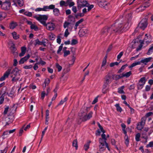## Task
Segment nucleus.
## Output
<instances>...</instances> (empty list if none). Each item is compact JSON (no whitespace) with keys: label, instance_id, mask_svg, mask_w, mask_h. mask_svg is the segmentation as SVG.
Instances as JSON below:
<instances>
[{"label":"nucleus","instance_id":"obj_1","mask_svg":"<svg viewBox=\"0 0 153 153\" xmlns=\"http://www.w3.org/2000/svg\"><path fill=\"white\" fill-rule=\"evenodd\" d=\"M93 112L91 111L88 114L86 112H84L83 109H81L80 113L78 114L79 117L82 121H85L90 119L92 117Z\"/></svg>","mask_w":153,"mask_h":153},{"label":"nucleus","instance_id":"obj_2","mask_svg":"<svg viewBox=\"0 0 153 153\" xmlns=\"http://www.w3.org/2000/svg\"><path fill=\"white\" fill-rule=\"evenodd\" d=\"M20 70L17 68H15L11 72L12 75L11 77L12 78V81L13 82H16L19 80L20 76V73L19 72Z\"/></svg>","mask_w":153,"mask_h":153},{"label":"nucleus","instance_id":"obj_3","mask_svg":"<svg viewBox=\"0 0 153 153\" xmlns=\"http://www.w3.org/2000/svg\"><path fill=\"white\" fill-rule=\"evenodd\" d=\"M122 23L118 24L116 23L112 25L111 27V28L113 32L120 33L121 32H122L123 31V25H122Z\"/></svg>","mask_w":153,"mask_h":153},{"label":"nucleus","instance_id":"obj_4","mask_svg":"<svg viewBox=\"0 0 153 153\" xmlns=\"http://www.w3.org/2000/svg\"><path fill=\"white\" fill-rule=\"evenodd\" d=\"M48 16L47 15H39V16H35L34 17L44 25L46 24V21L48 19Z\"/></svg>","mask_w":153,"mask_h":153},{"label":"nucleus","instance_id":"obj_5","mask_svg":"<svg viewBox=\"0 0 153 153\" xmlns=\"http://www.w3.org/2000/svg\"><path fill=\"white\" fill-rule=\"evenodd\" d=\"M147 19L146 18L143 19L141 20V22L138 24V27L136 29H137L139 27L142 30H144L147 27Z\"/></svg>","mask_w":153,"mask_h":153},{"label":"nucleus","instance_id":"obj_6","mask_svg":"<svg viewBox=\"0 0 153 153\" xmlns=\"http://www.w3.org/2000/svg\"><path fill=\"white\" fill-rule=\"evenodd\" d=\"M78 8L81 9L82 7H88L89 4L86 0H78L77 1Z\"/></svg>","mask_w":153,"mask_h":153},{"label":"nucleus","instance_id":"obj_7","mask_svg":"<svg viewBox=\"0 0 153 153\" xmlns=\"http://www.w3.org/2000/svg\"><path fill=\"white\" fill-rule=\"evenodd\" d=\"M10 5L11 2L9 0H8L2 3L1 8L5 10H7L9 9Z\"/></svg>","mask_w":153,"mask_h":153},{"label":"nucleus","instance_id":"obj_8","mask_svg":"<svg viewBox=\"0 0 153 153\" xmlns=\"http://www.w3.org/2000/svg\"><path fill=\"white\" fill-rule=\"evenodd\" d=\"M113 32L111 27L104 28L102 30V33L105 35L109 36Z\"/></svg>","mask_w":153,"mask_h":153},{"label":"nucleus","instance_id":"obj_9","mask_svg":"<svg viewBox=\"0 0 153 153\" xmlns=\"http://www.w3.org/2000/svg\"><path fill=\"white\" fill-rule=\"evenodd\" d=\"M104 79V83H105L106 84H109L111 83L113 80L111 73H108L105 76Z\"/></svg>","mask_w":153,"mask_h":153},{"label":"nucleus","instance_id":"obj_10","mask_svg":"<svg viewBox=\"0 0 153 153\" xmlns=\"http://www.w3.org/2000/svg\"><path fill=\"white\" fill-rule=\"evenodd\" d=\"M97 3L99 6L101 7H105V6L109 4V3H107L105 0H96Z\"/></svg>","mask_w":153,"mask_h":153},{"label":"nucleus","instance_id":"obj_11","mask_svg":"<svg viewBox=\"0 0 153 153\" xmlns=\"http://www.w3.org/2000/svg\"><path fill=\"white\" fill-rule=\"evenodd\" d=\"M46 27V28L49 30H52L54 29L55 28V25L53 23H48L46 24V23L44 25Z\"/></svg>","mask_w":153,"mask_h":153},{"label":"nucleus","instance_id":"obj_12","mask_svg":"<svg viewBox=\"0 0 153 153\" xmlns=\"http://www.w3.org/2000/svg\"><path fill=\"white\" fill-rule=\"evenodd\" d=\"M10 73V69H8L4 74L3 76H2L0 78V81H2L4 80L5 79L7 78Z\"/></svg>","mask_w":153,"mask_h":153},{"label":"nucleus","instance_id":"obj_13","mask_svg":"<svg viewBox=\"0 0 153 153\" xmlns=\"http://www.w3.org/2000/svg\"><path fill=\"white\" fill-rule=\"evenodd\" d=\"M89 31L87 29L85 28H83L81 29L79 32V35L82 37L83 36L89 33Z\"/></svg>","mask_w":153,"mask_h":153},{"label":"nucleus","instance_id":"obj_14","mask_svg":"<svg viewBox=\"0 0 153 153\" xmlns=\"http://www.w3.org/2000/svg\"><path fill=\"white\" fill-rule=\"evenodd\" d=\"M46 42L43 40L42 41H40L38 39H37L35 40V43H34V45L35 46H36L37 45H43L44 46H46V45L45 44Z\"/></svg>","mask_w":153,"mask_h":153},{"label":"nucleus","instance_id":"obj_15","mask_svg":"<svg viewBox=\"0 0 153 153\" xmlns=\"http://www.w3.org/2000/svg\"><path fill=\"white\" fill-rule=\"evenodd\" d=\"M152 59V57H150L148 58H146L144 59H142L141 62L144 64L145 65L147 64V63L149 62Z\"/></svg>","mask_w":153,"mask_h":153},{"label":"nucleus","instance_id":"obj_16","mask_svg":"<svg viewBox=\"0 0 153 153\" xmlns=\"http://www.w3.org/2000/svg\"><path fill=\"white\" fill-rule=\"evenodd\" d=\"M50 82V80L49 78H47L45 80L44 83L43 84V88L45 89L46 86L48 85Z\"/></svg>","mask_w":153,"mask_h":153},{"label":"nucleus","instance_id":"obj_17","mask_svg":"<svg viewBox=\"0 0 153 153\" xmlns=\"http://www.w3.org/2000/svg\"><path fill=\"white\" fill-rule=\"evenodd\" d=\"M122 25L123 26V25ZM130 26V25L129 22H128L126 23L124 25L123 27V31H126V30L129 28Z\"/></svg>","mask_w":153,"mask_h":153},{"label":"nucleus","instance_id":"obj_18","mask_svg":"<svg viewBox=\"0 0 153 153\" xmlns=\"http://www.w3.org/2000/svg\"><path fill=\"white\" fill-rule=\"evenodd\" d=\"M17 25L18 24L17 22L13 21L10 24V29H13L15 28Z\"/></svg>","mask_w":153,"mask_h":153},{"label":"nucleus","instance_id":"obj_19","mask_svg":"<svg viewBox=\"0 0 153 153\" xmlns=\"http://www.w3.org/2000/svg\"><path fill=\"white\" fill-rule=\"evenodd\" d=\"M131 74V71H129L126 73H123L121 75H122V78L125 77H128L130 76Z\"/></svg>","mask_w":153,"mask_h":153},{"label":"nucleus","instance_id":"obj_20","mask_svg":"<svg viewBox=\"0 0 153 153\" xmlns=\"http://www.w3.org/2000/svg\"><path fill=\"white\" fill-rule=\"evenodd\" d=\"M108 84H106L105 83H104V84L103 86L102 92L103 94H105L107 93L108 89L107 88V87Z\"/></svg>","mask_w":153,"mask_h":153},{"label":"nucleus","instance_id":"obj_21","mask_svg":"<svg viewBox=\"0 0 153 153\" xmlns=\"http://www.w3.org/2000/svg\"><path fill=\"white\" fill-rule=\"evenodd\" d=\"M112 79L117 80L122 78V75H111Z\"/></svg>","mask_w":153,"mask_h":153},{"label":"nucleus","instance_id":"obj_22","mask_svg":"<svg viewBox=\"0 0 153 153\" xmlns=\"http://www.w3.org/2000/svg\"><path fill=\"white\" fill-rule=\"evenodd\" d=\"M53 12L54 15L56 16H58L60 14L59 10L58 9L56 8L53 9Z\"/></svg>","mask_w":153,"mask_h":153},{"label":"nucleus","instance_id":"obj_23","mask_svg":"<svg viewBox=\"0 0 153 153\" xmlns=\"http://www.w3.org/2000/svg\"><path fill=\"white\" fill-rule=\"evenodd\" d=\"M99 143L100 145L99 147L100 149H102V146H104V140L100 138L99 140Z\"/></svg>","mask_w":153,"mask_h":153},{"label":"nucleus","instance_id":"obj_24","mask_svg":"<svg viewBox=\"0 0 153 153\" xmlns=\"http://www.w3.org/2000/svg\"><path fill=\"white\" fill-rule=\"evenodd\" d=\"M10 49L13 53H15L16 49L14 43L12 44V45L10 47Z\"/></svg>","mask_w":153,"mask_h":153},{"label":"nucleus","instance_id":"obj_25","mask_svg":"<svg viewBox=\"0 0 153 153\" xmlns=\"http://www.w3.org/2000/svg\"><path fill=\"white\" fill-rule=\"evenodd\" d=\"M91 141L89 140L87 143L85 144L84 148L85 150L87 151L89 148V144Z\"/></svg>","mask_w":153,"mask_h":153},{"label":"nucleus","instance_id":"obj_26","mask_svg":"<svg viewBox=\"0 0 153 153\" xmlns=\"http://www.w3.org/2000/svg\"><path fill=\"white\" fill-rule=\"evenodd\" d=\"M15 93V92L14 91V89L13 88H12L10 91V93H7V94L9 96L11 97H14Z\"/></svg>","mask_w":153,"mask_h":153},{"label":"nucleus","instance_id":"obj_27","mask_svg":"<svg viewBox=\"0 0 153 153\" xmlns=\"http://www.w3.org/2000/svg\"><path fill=\"white\" fill-rule=\"evenodd\" d=\"M153 52V44H152L150 46V47L148 50V52L146 54L149 55L152 53Z\"/></svg>","mask_w":153,"mask_h":153},{"label":"nucleus","instance_id":"obj_28","mask_svg":"<svg viewBox=\"0 0 153 153\" xmlns=\"http://www.w3.org/2000/svg\"><path fill=\"white\" fill-rule=\"evenodd\" d=\"M71 23L67 22L66 21H65L63 25V27L64 28H65L66 27H68L69 29H71V30L72 29V27L71 28H70L68 27L69 25H70Z\"/></svg>","mask_w":153,"mask_h":153},{"label":"nucleus","instance_id":"obj_29","mask_svg":"<svg viewBox=\"0 0 153 153\" xmlns=\"http://www.w3.org/2000/svg\"><path fill=\"white\" fill-rule=\"evenodd\" d=\"M12 36L14 39H17L19 37V35H17L16 33L15 32H14L12 33Z\"/></svg>","mask_w":153,"mask_h":153},{"label":"nucleus","instance_id":"obj_30","mask_svg":"<svg viewBox=\"0 0 153 153\" xmlns=\"http://www.w3.org/2000/svg\"><path fill=\"white\" fill-rule=\"evenodd\" d=\"M115 106L116 107L117 110L118 111H119L121 112L122 111V109L121 107L120 106L119 104H116L115 105Z\"/></svg>","mask_w":153,"mask_h":153},{"label":"nucleus","instance_id":"obj_31","mask_svg":"<svg viewBox=\"0 0 153 153\" xmlns=\"http://www.w3.org/2000/svg\"><path fill=\"white\" fill-rule=\"evenodd\" d=\"M72 145L73 146L76 148V149H77L78 147L77 142L76 140H74L73 142Z\"/></svg>","mask_w":153,"mask_h":153},{"label":"nucleus","instance_id":"obj_32","mask_svg":"<svg viewBox=\"0 0 153 153\" xmlns=\"http://www.w3.org/2000/svg\"><path fill=\"white\" fill-rule=\"evenodd\" d=\"M141 63V61H138L137 62L133 63L131 65V66H130L129 68H132V67H133L135 66H136L137 65H140V64Z\"/></svg>","mask_w":153,"mask_h":153},{"label":"nucleus","instance_id":"obj_33","mask_svg":"<svg viewBox=\"0 0 153 153\" xmlns=\"http://www.w3.org/2000/svg\"><path fill=\"white\" fill-rule=\"evenodd\" d=\"M30 28L31 29H34L35 31H37L38 30V27L34 24L30 26Z\"/></svg>","mask_w":153,"mask_h":153},{"label":"nucleus","instance_id":"obj_34","mask_svg":"<svg viewBox=\"0 0 153 153\" xmlns=\"http://www.w3.org/2000/svg\"><path fill=\"white\" fill-rule=\"evenodd\" d=\"M4 94H3L0 97V104H2L4 100Z\"/></svg>","mask_w":153,"mask_h":153},{"label":"nucleus","instance_id":"obj_35","mask_svg":"<svg viewBox=\"0 0 153 153\" xmlns=\"http://www.w3.org/2000/svg\"><path fill=\"white\" fill-rule=\"evenodd\" d=\"M146 78L145 77H143L141 78L139 82L141 83H142L143 84H145L146 82Z\"/></svg>","mask_w":153,"mask_h":153},{"label":"nucleus","instance_id":"obj_36","mask_svg":"<svg viewBox=\"0 0 153 153\" xmlns=\"http://www.w3.org/2000/svg\"><path fill=\"white\" fill-rule=\"evenodd\" d=\"M127 66V64L123 65L121 67V68L118 71V73H119L121 72Z\"/></svg>","mask_w":153,"mask_h":153},{"label":"nucleus","instance_id":"obj_37","mask_svg":"<svg viewBox=\"0 0 153 153\" xmlns=\"http://www.w3.org/2000/svg\"><path fill=\"white\" fill-rule=\"evenodd\" d=\"M144 84L142 83L139 82L137 85V88L138 89H142Z\"/></svg>","mask_w":153,"mask_h":153},{"label":"nucleus","instance_id":"obj_38","mask_svg":"<svg viewBox=\"0 0 153 153\" xmlns=\"http://www.w3.org/2000/svg\"><path fill=\"white\" fill-rule=\"evenodd\" d=\"M140 133H138L137 134L135 135V140L137 141H140Z\"/></svg>","mask_w":153,"mask_h":153},{"label":"nucleus","instance_id":"obj_39","mask_svg":"<svg viewBox=\"0 0 153 153\" xmlns=\"http://www.w3.org/2000/svg\"><path fill=\"white\" fill-rule=\"evenodd\" d=\"M124 138L125 140V143L127 146H128L129 143L128 136H126V137H125Z\"/></svg>","mask_w":153,"mask_h":153},{"label":"nucleus","instance_id":"obj_40","mask_svg":"<svg viewBox=\"0 0 153 153\" xmlns=\"http://www.w3.org/2000/svg\"><path fill=\"white\" fill-rule=\"evenodd\" d=\"M144 126L141 125V124L138 123L137 126V128L138 130H141L143 127Z\"/></svg>","mask_w":153,"mask_h":153},{"label":"nucleus","instance_id":"obj_41","mask_svg":"<svg viewBox=\"0 0 153 153\" xmlns=\"http://www.w3.org/2000/svg\"><path fill=\"white\" fill-rule=\"evenodd\" d=\"M56 67L57 68L58 71L59 72L62 69V67L57 63H56Z\"/></svg>","mask_w":153,"mask_h":153},{"label":"nucleus","instance_id":"obj_42","mask_svg":"<svg viewBox=\"0 0 153 153\" xmlns=\"http://www.w3.org/2000/svg\"><path fill=\"white\" fill-rule=\"evenodd\" d=\"M82 109H83V111L85 112H86L87 114L88 111L90 110V107H86V108L84 107Z\"/></svg>","mask_w":153,"mask_h":153},{"label":"nucleus","instance_id":"obj_43","mask_svg":"<svg viewBox=\"0 0 153 153\" xmlns=\"http://www.w3.org/2000/svg\"><path fill=\"white\" fill-rule=\"evenodd\" d=\"M84 21L83 19H81L79 21L76 22L75 24L76 26H78L79 24L82 22Z\"/></svg>","mask_w":153,"mask_h":153},{"label":"nucleus","instance_id":"obj_44","mask_svg":"<svg viewBox=\"0 0 153 153\" xmlns=\"http://www.w3.org/2000/svg\"><path fill=\"white\" fill-rule=\"evenodd\" d=\"M78 43L77 40L76 39H73L72 40L71 44L72 45H75L77 44Z\"/></svg>","mask_w":153,"mask_h":153},{"label":"nucleus","instance_id":"obj_45","mask_svg":"<svg viewBox=\"0 0 153 153\" xmlns=\"http://www.w3.org/2000/svg\"><path fill=\"white\" fill-rule=\"evenodd\" d=\"M113 47L112 45H110L108 47V48L106 51V53H108L112 49Z\"/></svg>","mask_w":153,"mask_h":153},{"label":"nucleus","instance_id":"obj_46","mask_svg":"<svg viewBox=\"0 0 153 153\" xmlns=\"http://www.w3.org/2000/svg\"><path fill=\"white\" fill-rule=\"evenodd\" d=\"M67 2L68 4L69 5L70 7H71L72 6L73 7L74 6H73L74 4V2L72 1L70 2L69 1V0H68L67 1Z\"/></svg>","mask_w":153,"mask_h":153},{"label":"nucleus","instance_id":"obj_47","mask_svg":"<svg viewBox=\"0 0 153 153\" xmlns=\"http://www.w3.org/2000/svg\"><path fill=\"white\" fill-rule=\"evenodd\" d=\"M84 15V14L83 13H77V14L75 15V17L76 18H77L79 16L80 17H82Z\"/></svg>","mask_w":153,"mask_h":153},{"label":"nucleus","instance_id":"obj_48","mask_svg":"<svg viewBox=\"0 0 153 153\" xmlns=\"http://www.w3.org/2000/svg\"><path fill=\"white\" fill-rule=\"evenodd\" d=\"M64 57L68 55H69L70 53L69 51H65L64 52Z\"/></svg>","mask_w":153,"mask_h":153},{"label":"nucleus","instance_id":"obj_49","mask_svg":"<svg viewBox=\"0 0 153 153\" xmlns=\"http://www.w3.org/2000/svg\"><path fill=\"white\" fill-rule=\"evenodd\" d=\"M119 62H117L111 63L110 64V66L111 67H113L115 65H117L119 64Z\"/></svg>","mask_w":153,"mask_h":153},{"label":"nucleus","instance_id":"obj_50","mask_svg":"<svg viewBox=\"0 0 153 153\" xmlns=\"http://www.w3.org/2000/svg\"><path fill=\"white\" fill-rule=\"evenodd\" d=\"M139 123L141 124V125L144 126L145 123V118H142L141 122Z\"/></svg>","mask_w":153,"mask_h":153},{"label":"nucleus","instance_id":"obj_51","mask_svg":"<svg viewBox=\"0 0 153 153\" xmlns=\"http://www.w3.org/2000/svg\"><path fill=\"white\" fill-rule=\"evenodd\" d=\"M69 34V33L68 31V29L67 28L66 29L64 34V36L65 37H67L68 35Z\"/></svg>","mask_w":153,"mask_h":153},{"label":"nucleus","instance_id":"obj_52","mask_svg":"<svg viewBox=\"0 0 153 153\" xmlns=\"http://www.w3.org/2000/svg\"><path fill=\"white\" fill-rule=\"evenodd\" d=\"M24 14L28 16H32V13L30 12H25Z\"/></svg>","mask_w":153,"mask_h":153},{"label":"nucleus","instance_id":"obj_53","mask_svg":"<svg viewBox=\"0 0 153 153\" xmlns=\"http://www.w3.org/2000/svg\"><path fill=\"white\" fill-rule=\"evenodd\" d=\"M63 44H62L59 47V49L57 51V53H59L62 50V49L63 48Z\"/></svg>","mask_w":153,"mask_h":153},{"label":"nucleus","instance_id":"obj_54","mask_svg":"<svg viewBox=\"0 0 153 153\" xmlns=\"http://www.w3.org/2000/svg\"><path fill=\"white\" fill-rule=\"evenodd\" d=\"M9 108L8 106H7L5 108L4 111L3 112V114L4 115H6L7 114Z\"/></svg>","mask_w":153,"mask_h":153},{"label":"nucleus","instance_id":"obj_55","mask_svg":"<svg viewBox=\"0 0 153 153\" xmlns=\"http://www.w3.org/2000/svg\"><path fill=\"white\" fill-rule=\"evenodd\" d=\"M123 51H122L117 56V59H120L121 57L123 55Z\"/></svg>","mask_w":153,"mask_h":153},{"label":"nucleus","instance_id":"obj_56","mask_svg":"<svg viewBox=\"0 0 153 153\" xmlns=\"http://www.w3.org/2000/svg\"><path fill=\"white\" fill-rule=\"evenodd\" d=\"M25 126V125L23 126V127L22 128H21L20 131H19V136H21V135H22V133L23 132V128L24 127V126Z\"/></svg>","mask_w":153,"mask_h":153},{"label":"nucleus","instance_id":"obj_57","mask_svg":"<svg viewBox=\"0 0 153 153\" xmlns=\"http://www.w3.org/2000/svg\"><path fill=\"white\" fill-rule=\"evenodd\" d=\"M49 9H53V10L54 9L55 6L53 4H51L48 6Z\"/></svg>","mask_w":153,"mask_h":153},{"label":"nucleus","instance_id":"obj_58","mask_svg":"<svg viewBox=\"0 0 153 153\" xmlns=\"http://www.w3.org/2000/svg\"><path fill=\"white\" fill-rule=\"evenodd\" d=\"M9 119H10V118L9 117H7L5 118V120L6 121V122L7 125H9L10 123H12V120L10 121V122L7 121V120H9Z\"/></svg>","mask_w":153,"mask_h":153},{"label":"nucleus","instance_id":"obj_59","mask_svg":"<svg viewBox=\"0 0 153 153\" xmlns=\"http://www.w3.org/2000/svg\"><path fill=\"white\" fill-rule=\"evenodd\" d=\"M8 148L7 147H6L3 150H1V153H6Z\"/></svg>","mask_w":153,"mask_h":153},{"label":"nucleus","instance_id":"obj_60","mask_svg":"<svg viewBox=\"0 0 153 153\" xmlns=\"http://www.w3.org/2000/svg\"><path fill=\"white\" fill-rule=\"evenodd\" d=\"M32 65H29L27 66V65H26L25 66L24 68L25 69H30L32 68Z\"/></svg>","mask_w":153,"mask_h":153},{"label":"nucleus","instance_id":"obj_61","mask_svg":"<svg viewBox=\"0 0 153 153\" xmlns=\"http://www.w3.org/2000/svg\"><path fill=\"white\" fill-rule=\"evenodd\" d=\"M21 51L26 53V48L25 47H22L21 48Z\"/></svg>","mask_w":153,"mask_h":153},{"label":"nucleus","instance_id":"obj_62","mask_svg":"<svg viewBox=\"0 0 153 153\" xmlns=\"http://www.w3.org/2000/svg\"><path fill=\"white\" fill-rule=\"evenodd\" d=\"M153 146V142H151L149 143L146 146V147H152Z\"/></svg>","mask_w":153,"mask_h":153},{"label":"nucleus","instance_id":"obj_63","mask_svg":"<svg viewBox=\"0 0 153 153\" xmlns=\"http://www.w3.org/2000/svg\"><path fill=\"white\" fill-rule=\"evenodd\" d=\"M150 4L148 2H146L145 4L143 6V7L144 8H146L148 7H149L150 5Z\"/></svg>","mask_w":153,"mask_h":153},{"label":"nucleus","instance_id":"obj_64","mask_svg":"<svg viewBox=\"0 0 153 153\" xmlns=\"http://www.w3.org/2000/svg\"><path fill=\"white\" fill-rule=\"evenodd\" d=\"M46 95V94L45 93V91H43L42 92L41 94V98L43 99L45 97V95Z\"/></svg>","mask_w":153,"mask_h":153}]
</instances>
